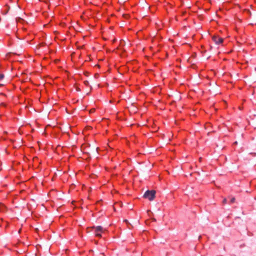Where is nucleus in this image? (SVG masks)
<instances>
[{
    "instance_id": "obj_4",
    "label": "nucleus",
    "mask_w": 256,
    "mask_h": 256,
    "mask_svg": "<svg viewBox=\"0 0 256 256\" xmlns=\"http://www.w3.org/2000/svg\"><path fill=\"white\" fill-rule=\"evenodd\" d=\"M4 75L3 74H0V80H2L4 78Z\"/></svg>"
},
{
    "instance_id": "obj_3",
    "label": "nucleus",
    "mask_w": 256,
    "mask_h": 256,
    "mask_svg": "<svg viewBox=\"0 0 256 256\" xmlns=\"http://www.w3.org/2000/svg\"><path fill=\"white\" fill-rule=\"evenodd\" d=\"M212 40L217 44H220L223 42V38L218 36H214L212 38Z\"/></svg>"
},
{
    "instance_id": "obj_2",
    "label": "nucleus",
    "mask_w": 256,
    "mask_h": 256,
    "mask_svg": "<svg viewBox=\"0 0 256 256\" xmlns=\"http://www.w3.org/2000/svg\"><path fill=\"white\" fill-rule=\"evenodd\" d=\"M94 232L96 236L100 237L101 234L104 233L105 232V230H104L101 226H98L94 228Z\"/></svg>"
},
{
    "instance_id": "obj_1",
    "label": "nucleus",
    "mask_w": 256,
    "mask_h": 256,
    "mask_svg": "<svg viewBox=\"0 0 256 256\" xmlns=\"http://www.w3.org/2000/svg\"><path fill=\"white\" fill-rule=\"evenodd\" d=\"M156 192L154 190H147L144 194V197L150 200H152L155 197Z\"/></svg>"
},
{
    "instance_id": "obj_5",
    "label": "nucleus",
    "mask_w": 256,
    "mask_h": 256,
    "mask_svg": "<svg viewBox=\"0 0 256 256\" xmlns=\"http://www.w3.org/2000/svg\"><path fill=\"white\" fill-rule=\"evenodd\" d=\"M234 200H235V198H232L231 200H230V202L231 203H233L234 202Z\"/></svg>"
},
{
    "instance_id": "obj_6",
    "label": "nucleus",
    "mask_w": 256,
    "mask_h": 256,
    "mask_svg": "<svg viewBox=\"0 0 256 256\" xmlns=\"http://www.w3.org/2000/svg\"><path fill=\"white\" fill-rule=\"evenodd\" d=\"M222 203H223L224 204H226V198H224V200H223V201H222Z\"/></svg>"
}]
</instances>
